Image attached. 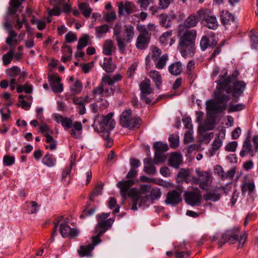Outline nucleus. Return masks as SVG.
Here are the masks:
<instances>
[{
  "label": "nucleus",
  "mask_w": 258,
  "mask_h": 258,
  "mask_svg": "<svg viewBox=\"0 0 258 258\" xmlns=\"http://www.w3.org/2000/svg\"><path fill=\"white\" fill-rule=\"evenodd\" d=\"M216 83L217 84L215 96L216 101L211 99L206 102L207 110L215 113L222 112L226 109V103L229 100L230 97L228 95L224 94V92L227 94H232L235 101L237 102L246 86V83L238 80L232 83V86H231L229 79L217 80Z\"/></svg>",
  "instance_id": "nucleus-1"
},
{
  "label": "nucleus",
  "mask_w": 258,
  "mask_h": 258,
  "mask_svg": "<svg viewBox=\"0 0 258 258\" xmlns=\"http://www.w3.org/2000/svg\"><path fill=\"white\" fill-rule=\"evenodd\" d=\"M179 33V51L182 56L186 57L187 55L194 53L195 42L197 36L195 30H186L182 34Z\"/></svg>",
  "instance_id": "nucleus-2"
},
{
  "label": "nucleus",
  "mask_w": 258,
  "mask_h": 258,
  "mask_svg": "<svg viewBox=\"0 0 258 258\" xmlns=\"http://www.w3.org/2000/svg\"><path fill=\"white\" fill-rule=\"evenodd\" d=\"M239 233L240 229L239 227L226 231L222 235L218 242L219 247H222L226 242H229L230 244H233L237 241L239 242L238 248L242 247L246 241L247 233H244L243 235H240L239 238Z\"/></svg>",
  "instance_id": "nucleus-3"
},
{
  "label": "nucleus",
  "mask_w": 258,
  "mask_h": 258,
  "mask_svg": "<svg viewBox=\"0 0 258 258\" xmlns=\"http://www.w3.org/2000/svg\"><path fill=\"white\" fill-rule=\"evenodd\" d=\"M21 6V3L18 0H11L10 6L8 8L6 15L5 17V22H7V18L9 19V24H11L12 20L16 19V23L15 27L18 30H20L23 27V22L20 20L19 16L17 14L18 8Z\"/></svg>",
  "instance_id": "nucleus-4"
},
{
  "label": "nucleus",
  "mask_w": 258,
  "mask_h": 258,
  "mask_svg": "<svg viewBox=\"0 0 258 258\" xmlns=\"http://www.w3.org/2000/svg\"><path fill=\"white\" fill-rule=\"evenodd\" d=\"M135 184L134 180L129 179L124 181H120L117 183L116 185L120 189V194L123 200L126 197L136 198L139 194L138 190L136 188H130Z\"/></svg>",
  "instance_id": "nucleus-5"
},
{
  "label": "nucleus",
  "mask_w": 258,
  "mask_h": 258,
  "mask_svg": "<svg viewBox=\"0 0 258 258\" xmlns=\"http://www.w3.org/2000/svg\"><path fill=\"white\" fill-rule=\"evenodd\" d=\"M205 10L201 9L196 13L190 15L182 23L179 25L178 32L181 33L185 29H189L197 26L200 20H202Z\"/></svg>",
  "instance_id": "nucleus-6"
},
{
  "label": "nucleus",
  "mask_w": 258,
  "mask_h": 258,
  "mask_svg": "<svg viewBox=\"0 0 258 258\" xmlns=\"http://www.w3.org/2000/svg\"><path fill=\"white\" fill-rule=\"evenodd\" d=\"M131 114L132 110L131 109L123 111L120 116V124L122 126L130 129L139 128L141 122V118L139 117H131Z\"/></svg>",
  "instance_id": "nucleus-7"
},
{
  "label": "nucleus",
  "mask_w": 258,
  "mask_h": 258,
  "mask_svg": "<svg viewBox=\"0 0 258 258\" xmlns=\"http://www.w3.org/2000/svg\"><path fill=\"white\" fill-rule=\"evenodd\" d=\"M114 219V218H109L105 221L98 222L95 230L97 235L92 237V239L95 244H99L101 242L100 237L111 227Z\"/></svg>",
  "instance_id": "nucleus-8"
},
{
  "label": "nucleus",
  "mask_w": 258,
  "mask_h": 258,
  "mask_svg": "<svg viewBox=\"0 0 258 258\" xmlns=\"http://www.w3.org/2000/svg\"><path fill=\"white\" fill-rule=\"evenodd\" d=\"M113 115L112 112L109 113L106 115H102L100 118H98L94 122V125L97 124L100 126V130L109 129L112 130L114 128L115 122L112 118Z\"/></svg>",
  "instance_id": "nucleus-9"
},
{
  "label": "nucleus",
  "mask_w": 258,
  "mask_h": 258,
  "mask_svg": "<svg viewBox=\"0 0 258 258\" xmlns=\"http://www.w3.org/2000/svg\"><path fill=\"white\" fill-rule=\"evenodd\" d=\"M6 73L7 75L11 79H16V77H18V78L16 79V81H18V83L24 82L27 75V72L25 71L21 72V69L17 66H14L7 69Z\"/></svg>",
  "instance_id": "nucleus-10"
},
{
  "label": "nucleus",
  "mask_w": 258,
  "mask_h": 258,
  "mask_svg": "<svg viewBox=\"0 0 258 258\" xmlns=\"http://www.w3.org/2000/svg\"><path fill=\"white\" fill-rule=\"evenodd\" d=\"M195 171L200 178V187L207 190L212 181L211 174L209 172L201 171L199 168L196 169Z\"/></svg>",
  "instance_id": "nucleus-11"
},
{
  "label": "nucleus",
  "mask_w": 258,
  "mask_h": 258,
  "mask_svg": "<svg viewBox=\"0 0 258 258\" xmlns=\"http://www.w3.org/2000/svg\"><path fill=\"white\" fill-rule=\"evenodd\" d=\"M184 199L189 205L199 206L201 204V194L198 189L194 191L186 192L184 195Z\"/></svg>",
  "instance_id": "nucleus-12"
},
{
  "label": "nucleus",
  "mask_w": 258,
  "mask_h": 258,
  "mask_svg": "<svg viewBox=\"0 0 258 258\" xmlns=\"http://www.w3.org/2000/svg\"><path fill=\"white\" fill-rule=\"evenodd\" d=\"M114 91V88L108 87L106 85L100 83L98 86L93 89L92 93L94 95H99L103 97H108L113 95Z\"/></svg>",
  "instance_id": "nucleus-13"
},
{
  "label": "nucleus",
  "mask_w": 258,
  "mask_h": 258,
  "mask_svg": "<svg viewBox=\"0 0 258 258\" xmlns=\"http://www.w3.org/2000/svg\"><path fill=\"white\" fill-rule=\"evenodd\" d=\"M118 15L119 16L129 15L136 11V6L132 2H121L118 4Z\"/></svg>",
  "instance_id": "nucleus-14"
},
{
  "label": "nucleus",
  "mask_w": 258,
  "mask_h": 258,
  "mask_svg": "<svg viewBox=\"0 0 258 258\" xmlns=\"http://www.w3.org/2000/svg\"><path fill=\"white\" fill-rule=\"evenodd\" d=\"M3 26L9 33L6 42L9 46L12 47L14 43L18 42L17 39V34L13 30L12 25L9 24L8 18H7V22L4 23Z\"/></svg>",
  "instance_id": "nucleus-15"
},
{
  "label": "nucleus",
  "mask_w": 258,
  "mask_h": 258,
  "mask_svg": "<svg viewBox=\"0 0 258 258\" xmlns=\"http://www.w3.org/2000/svg\"><path fill=\"white\" fill-rule=\"evenodd\" d=\"M180 191L173 190L169 191L165 200L166 204L175 206L178 204L182 200Z\"/></svg>",
  "instance_id": "nucleus-16"
},
{
  "label": "nucleus",
  "mask_w": 258,
  "mask_h": 258,
  "mask_svg": "<svg viewBox=\"0 0 258 258\" xmlns=\"http://www.w3.org/2000/svg\"><path fill=\"white\" fill-rule=\"evenodd\" d=\"M220 19L222 24L226 28H229L231 25L234 27L236 26L235 16L227 11H222L221 12Z\"/></svg>",
  "instance_id": "nucleus-17"
},
{
  "label": "nucleus",
  "mask_w": 258,
  "mask_h": 258,
  "mask_svg": "<svg viewBox=\"0 0 258 258\" xmlns=\"http://www.w3.org/2000/svg\"><path fill=\"white\" fill-rule=\"evenodd\" d=\"M218 41L215 38V35L212 33L211 38L207 36L202 37L200 41V47L202 51H205L208 47L214 48L217 44Z\"/></svg>",
  "instance_id": "nucleus-18"
},
{
  "label": "nucleus",
  "mask_w": 258,
  "mask_h": 258,
  "mask_svg": "<svg viewBox=\"0 0 258 258\" xmlns=\"http://www.w3.org/2000/svg\"><path fill=\"white\" fill-rule=\"evenodd\" d=\"M202 21L204 25L210 29L215 30L218 27V22L216 16L207 15L206 12L202 16Z\"/></svg>",
  "instance_id": "nucleus-19"
},
{
  "label": "nucleus",
  "mask_w": 258,
  "mask_h": 258,
  "mask_svg": "<svg viewBox=\"0 0 258 258\" xmlns=\"http://www.w3.org/2000/svg\"><path fill=\"white\" fill-rule=\"evenodd\" d=\"M121 28L120 23H117L113 28V34L116 38L119 51L120 53H123L124 52L125 45L123 42L124 40L122 39V37L120 35Z\"/></svg>",
  "instance_id": "nucleus-20"
},
{
  "label": "nucleus",
  "mask_w": 258,
  "mask_h": 258,
  "mask_svg": "<svg viewBox=\"0 0 258 258\" xmlns=\"http://www.w3.org/2000/svg\"><path fill=\"white\" fill-rule=\"evenodd\" d=\"M59 231L63 237H75L78 234L77 230L74 228H71L70 226L67 224V222L60 224Z\"/></svg>",
  "instance_id": "nucleus-21"
},
{
  "label": "nucleus",
  "mask_w": 258,
  "mask_h": 258,
  "mask_svg": "<svg viewBox=\"0 0 258 258\" xmlns=\"http://www.w3.org/2000/svg\"><path fill=\"white\" fill-rule=\"evenodd\" d=\"M124 33L125 38H122L123 39L124 44V51L126 47V43H130L134 38L135 31L133 26L131 24H126L124 26Z\"/></svg>",
  "instance_id": "nucleus-22"
},
{
  "label": "nucleus",
  "mask_w": 258,
  "mask_h": 258,
  "mask_svg": "<svg viewBox=\"0 0 258 258\" xmlns=\"http://www.w3.org/2000/svg\"><path fill=\"white\" fill-rule=\"evenodd\" d=\"M150 40V35H144L139 34L137 37L136 46V47L140 50H144L148 46Z\"/></svg>",
  "instance_id": "nucleus-23"
},
{
  "label": "nucleus",
  "mask_w": 258,
  "mask_h": 258,
  "mask_svg": "<svg viewBox=\"0 0 258 258\" xmlns=\"http://www.w3.org/2000/svg\"><path fill=\"white\" fill-rule=\"evenodd\" d=\"M116 50L113 41L110 39H107L103 46V53L106 55H111Z\"/></svg>",
  "instance_id": "nucleus-24"
},
{
  "label": "nucleus",
  "mask_w": 258,
  "mask_h": 258,
  "mask_svg": "<svg viewBox=\"0 0 258 258\" xmlns=\"http://www.w3.org/2000/svg\"><path fill=\"white\" fill-rule=\"evenodd\" d=\"M140 89L141 95H149L153 92V89L151 87V82L149 79H146L143 81L140 85Z\"/></svg>",
  "instance_id": "nucleus-25"
},
{
  "label": "nucleus",
  "mask_w": 258,
  "mask_h": 258,
  "mask_svg": "<svg viewBox=\"0 0 258 258\" xmlns=\"http://www.w3.org/2000/svg\"><path fill=\"white\" fill-rule=\"evenodd\" d=\"M181 162L182 156L177 152L173 153L169 159V165L175 168H178Z\"/></svg>",
  "instance_id": "nucleus-26"
},
{
  "label": "nucleus",
  "mask_w": 258,
  "mask_h": 258,
  "mask_svg": "<svg viewBox=\"0 0 258 258\" xmlns=\"http://www.w3.org/2000/svg\"><path fill=\"white\" fill-rule=\"evenodd\" d=\"M97 244H95L92 239V243H89L85 246L81 245L80 247V249L78 250L79 255L81 256L90 255L91 251L94 249V246Z\"/></svg>",
  "instance_id": "nucleus-27"
},
{
  "label": "nucleus",
  "mask_w": 258,
  "mask_h": 258,
  "mask_svg": "<svg viewBox=\"0 0 258 258\" xmlns=\"http://www.w3.org/2000/svg\"><path fill=\"white\" fill-rule=\"evenodd\" d=\"M168 71L171 75L178 76L182 71V65L180 61L175 62L169 66Z\"/></svg>",
  "instance_id": "nucleus-28"
},
{
  "label": "nucleus",
  "mask_w": 258,
  "mask_h": 258,
  "mask_svg": "<svg viewBox=\"0 0 258 258\" xmlns=\"http://www.w3.org/2000/svg\"><path fill=\"white\" fill-rule=\"evenodd\" d=\"M149 76L154 82L157 88L160 89L162 80L159 72L156 70L151 71L149 73Z\"/></svg>",
  "instance_id": "nucleus-29"
},
{
  "label": "nucleus",
  "mask_w": 258,
  "mask_h": 258,
  "mask_svg": "<svg viewBox=\"0 0 258 258\" xmlns=\"http://www.w3.org/2000/svg\"><path fill=\"white\" fill-rule=\"evenodd\" d=\"M251 152H252V149L251 140L249 138H247L244 141L242 149L240 152V155L244 157L246 155Z\"/></svg>",
  "instance_id": "nucleus-30"
},
{
  "label": "nucleus",
  "mask_w": 258,
  "mask_h": 258,
  "mask_svg": "<svg viewBox=\"0 0 258 258\" xmlns=\"http://www.w3.org/2000/svg\"><path fill=\"white\" fill-rule=\"evenodd\" d=\"M160 25L165 28H168L171 27V22L170 17L166 13H163L158 16Z\"/></svg>",
  "instance_id": "nucleus-31"
},
{
  "label": "nucleus",
  "mask_w": 258,
  "mask_h": 258,
  "mask_svg": "<svg viewBox=\"0 0 258 258\" xmlns=\"http://www.w3.org/2000/svg\"><path fill=\"white\" fill-rule=\"evenodd\" d=\"M90 44L91 41L90 36L88 34H85L82 37L80 38L78 44L77 46V48L78 50H80Z\"/></svg>",
  "instance_id": "nucleus-32"
},
{
  "label": "nucleus",
  "mask_w": 258,
  "mask_h": 258,
  "mask_svg": "<svg viewBox=\"0 0 258 258\" xmlns=\"http://www.w3.org/2000/svg\"><path fill=\"white\" fill-rule=\"evenodd\" d=\"M222 145V141L220 139L219 137H216L212 145V148L209 150L210 156L214 155L217 151L221 147Z\"/></svg>",
  "instance_id": "nucleus-33"
},
{
  "label": "nucleus",
  "mask_w": 258,
  "mask_h": 258,
  "mask_svg": "<svg viewBox=\"0 0 258 258\" xmlns=\"http://www.w3.org/2000/svg\"><path fill=\"white\" fill-rule=\"evenodd\" d=\"M216 170H218V174L221 176L222 179L232 178L234 176L235 173V170L233 169L228 171L227 172H225L221 166H219L218 168H216Z\"/></svg>",
  "instance_id": "nucleus-34"
},
{
  "label": "nucleus",
  "mask_w": 258,
  "mask_h": 258,
  "mask_svg": "<svg viewBox=\"0 0 258 258\" xmlns=\"http://www.w3.org/2000/svg\"><path fill=\"white\" fill-rule=\"evenodd\" d=\"M103 184L101 183H98L94 190L90 192V196L89 197V200L90 201H94V199L99 195H102V190L103 189Z\"/></svg>",
  "instance_id": "nucleus-35"
},
{
  "label": "nucleus",
  "mask_w": 258,
  "mask_h": 258,
  "mask_svg": "<svg viewBox=\"0 0 258 258\" xmlns=\"http://www.w3.org/2000/svg\"><path fill=\"white\" fill-rule=\"evenodd\" d=\"M102 68L107 73L112 72L115 69V64L112 62L111 58L104 59V62L102 64Z\"/></svg>",
  "instance_id": "nucleus-36"
},
{
  "label": "nucleus",
  "mask_w": 258,
  "mask_h": 258,
  "mask_svg": "<svg viewBox=\"0 0 258 258\" xmlns=\"http://www.w3.org/2000/svg\"><path fill=\"white\" fill-rule=\"evenodd\" d=\"M79 8L85 17L88 18L90 17L92 12V9L89 7L88 4L86 3H81L79 5Z\"/></svg>",
  "instance_id": "nucleus-37"
},
{
  "label": "nucleus",
  "mask_w": 258,
  "mask_h": 258,
  "mask_svg": "<svg viewBox=\"0 0 258 258\" xmlns=\"http://www.w3.org/2000/svg\"><path fill=\"white\" fill-rule=\"evenodd\" d=\"M82 84L80 81L77 80L70 87V90L73 94H78L81 92Z\"/></svg>",
  "instance_id": "nucleus-38"
},
{
  "label": "nucleus",
  "mask_w": 258,
  "mask_h": 258,
  "mask_svg": "<svg viewBox=\"0 0 258 258\" xmlns=\"http://www.w3.org/2000/svg\"><path fill=\"white\" fill-rule=\"evenodd\" d=\"M168 56L167 54H164L161 57L158 58L157 61H156L155 67L158 69H163L167 62Z\"/></svg>",
  "instance_id": "nucleus-39"
},
{
  "label": "nucleus",
  "mask_w": 258,
  "mask_h": 258,
  "mask_svg": "<svg viewBox=\"0 0 258 258\" xmlns=\"http://www.w3.org/2000/svg\"><path fill=\"white\" fill-rule=\"evenodd\" d=\"M14 50L13 48H11L9 51L3 56V61L5 66L10 64L13 59Z\"/></svg>",
  "instance_id": "nucleus-40"
},
{
  "label": "nucleus",
  "mask_w": 258,
  "mask_h": 258,
  "mask_svg": "<svg viewBox=\"0 0 258 258\" xmlns=\"http://www.w3.org/2000/svg\"><path fill=\"white\" fill-rule=\"evenodd\" d=\"M109 26L107 24H104L100 26L96 27L95 30L96 36L98 38L101 37L102 36V35L108 32L109 31Z\"/></svg>",
  "instance_id": "nucleus-41"
},
{
  "label": "nucleus",
  "mask_w": 258,
  "mask_h": 258,
  "mask_svg": "<svg viewBox=\"0 0 258 258\" xmlns=\"http://www.w3.org/2000/svg\"><path fill=\"white\" fill-rule=\"evenodd\" d=\"M42 162L48 167H52L55 165V159L52 154L47 153L42 158Z\"/></svg>",
  "instance_id": "nucleus-42"
},
{
  "label": "nucleus",
  "mask_w": 258,
  "mask_h": 258,
  "mask_svg": "<svg viewBox=\"0 0 258 258\" xmlns=\"http://www.w3.org/2000/svg\"><path fill=\"white\" fill-rule=\"evenodd\" d=\"M101 130V136L102 138L106 141V146L107 147H111L112 145V140L110 138V133L109 129Z\"/></svg>",
  "instance_id": "nucleus-43"
},
{
  "label": "nucleus",
  "mask_w": 258,
  "mask_h": 258,
  "mask_svg": "<svg viewBox=\"0 0 258 258\" xmlns=\"http://www.w3.org/2000/svg\"><path fill=\"white\" fill-rule=\"evenodd\" d=\"M149 196L152 203H153L155 200H158L161 196V191L160 189L157 187L151 189L150 196Z\"/></svg>",
  "instance_id": "nucleus-44"
},
{
  "label": "nucleus",
  "mask_w": 258,
  "mask_h": 258,
  "mask_svg": "<svg viewBox=\"0 0 258 258\" xmlns=\"http://www.w3.org/2000/svg\"><path fill=\"white\" fill-rule=\"evenodd\" d=\"M153 148L156 152L162 153L167 151L169 149L167 144H164L161 142H155L154 144Z\"/></svg>",
  "instance_id": "nucleus-45"
},
{
  "label": "nucleus",
  "mask_w": 258,
  "mask_h": 258,
  "mask_svg": "<svg viewBox=\"0 0 258 258\" xmlns=\"http://www.w3.org/2000/svg\"><path fill=\"white\" fill-rule=\"evenodd\" d=\"M254 189V184L252 182L246 183L241 185V192L242 195H244L246 191H248L249 194H251Z\"/></svg>",
  "instance_id": "nucleus-46"
},
{
  "label": "nucleus",
  "mask_w": 258,
  "mask_h": 258,
  "mask_svg": "<svg viewBox=\"0 0 258 258\" xmlns=\"http://www.w3.org/2000/svg\"><path fill=\"white\" fill-rule=\"evenodd\" d=\"M204 198L206 201H212L216 202L220 198V195L215 192H208L204 195Z\"/></svg>",
  "instance_id": "nucleus-47"
},
{
  "label": "nucleus",
  "mask_w": 258,
  "mask_h": 258,
  "mask_svg": "<svg viewBox=\"0 0 258 258\" xmlns=\"http://www.w3.org/2000/svg\"><path fill=\"white\" fill-rule=\"evenodd\" d=\"M166 159V157L162 152H156L155 153L154 159V163L155 164H158L160 163H163L165 161Z\"/></svg>",
  "instance_id": "nucleus-48"
},
{
  "label": "nucleus",
  "mask_w": 258,
  "mask_h": 258,
  "mask_svg": "<svg viewBox=\"0 0 258 258\" xmlns=\"http://www.w3.org/2000/svg\"><path fill=\"white\" fill-rule=\"evenodd\" d=\"M170 146L172 148H176L179 146V136L177 135H171L169 138Z\"/></svg>",
  "instance_id": "nucleus-49"
},
{
  "label": "nucleus",
  "mask_w": 258,
  "mask_h": 258,
  "mask_svg": "<svg viewBox=\"0 0 258 258\" xmlns=\"http://www.w3.org/2000/svg\"><path fill=\"white\" fill-rule=\"evenodd\" d=\"M245 108V105L242 103L234 104L230 103L228 109L229 112L240 111Z\"/></svg>",
  "instance_id": "nucleus-50"
},
{
  "label": "nucleus",
  "mask_w": 258,
  "mask_h": 258,
  "mask_svg": "<svg viewBox=\"0 0 258 258\" xmlns=\"http://www.w3.org/2000/svg\"><path fill=\"white\" fill-rule=\"evenodd\" d=\"M249 36L251 40V46L253 48H255V47L258 44V36L256 34L254 29L251 30V31L249 32Z\"/></svg>",
  "instance_id": "nucleus-51"
},
{
  "label": "nucleus",
  "mask_w": 258,
  "mask_h": 258,
  "mask_svg": "<svg viewBox=\"0 0 258 258\" xmlns=\"http://www.w3.org/2000/svg\"><path fill=\"white\" fill-rule=\"evenodd\" d=\"M202 138L201 139V141L205 142L206 143H209L211 140L213 138L214 134L213 133H206V132H202L200 133Z\"/></svg>",
  "instance_id": "nucleus-52"
},
{
  "label": "nucleus",
  "mask_w": 258,
  "mask_h": 258,
  "mask_svg": "<svg viewBox=\"0 0 258 258\" xmlns=\"http://www.w3.org/2000/svg\"><path fill=\"white\" fill-rule=\"evenodd\" d=\"M227 75V72H225L224 74L222 76L221 75H220V77H221V79H229L230 81V84L231 83H233V82H235L237 80V79L239 75V73L238 71L236 70L235 71L232 75L230 76L227 77V78H225V76Z\"/></svg>",
  "instance_id": "nucleus-53"
},
{
  "label": "nucleus",
  "mask_w": 258,
  "mask_h": 258,
  "mask_svg": "<svg viewBox=\"0 0 258 258\" xmlns=\"http://www.w3.org/2000/svg\"><path fill=\"white\" fill-rule=\"evenodd\" d=\"M153 3V0H138L137 1V4L140 6L141 10H146L148 7Z\"/></svg>",
  "instance_id": "nucleus-54"
},
{
  "label": "nucleus",
  "mask_w": 258,
  "mask_h": 258,
  "mask_svg": "<svg viewBox=\"0 0 258 258\" xmlns=\"http://www.w3.org/2000/svg\"><path fill=\"white\" fill-rule=\"evenodd\" d=\"M101 83L112 87V85L115 82H114L113 78H111L109 75H105L102 78Z\"/></svg>",
  "instance_id": "nucleus-55"
},
{
  "label": "nucleus",
  "mask_w": 258,
  "mask_h": 258,
  "mask_svg": "<svg viewBox=\"0 0 258 258\" xmlns=\"http://www.w3.org/2000/svg\"><path fill=\"white\" fill-rule=\"evenodd\" d=\"M144 171L149 175H155L157 173L156 167L153 165H145Z\"/></svg>",
  "instance_id": "nucleus-56"
},
{
  "label": "nucleus",
  "mask_w": 258,
  "mask_h": 258,
  "mask_svg": "<svg viewBox=\"0 0 258 258\" xmlns=\"http://www.w3.org/2000/svg\"><path fill=\"white\" fill-rule=\"evenodd\" d=\"M65 39L67 43H72L77 40V37L75 33L70 31L66 35Z\"/></svg>",
  "instance_id": "nucleus-57"
},
{
  "label": "nucleus",
  "mask_w": 258,
  "mask_h": 258,
  "mask_svg": "<svg viewBox=\"0 0 258 258\" xmlns=\"http://www.w3.org/2000/svg\"><path fill=\"white\" fill-rule=\"evenodd\" d=\"M52 90L55 93H60L63 91V85L61 83H57L53 84V83L50 84Z\"/></svg>",
  "instance_id": "nucleus-58"
},
{
  "label": "nucleus",
  "mask_w": 258,
  "mask_h": 258,
  "mask_svg": "<svg viewBox=\"0 0 258 258\" xmlns=\"http://www.w3.org/2000/svg\"><path fill=\"white\" fill-rule=\"evenodd\" d=\"M213 128V125L208 122H206L199 126V130L200 133L206 132L207 131L212 130Z\"/></svg>",
  "instance_id": "nucleus-59"
},
{
  "label": "nucleus",
  "mask_w": 258,
  "mask_h": 258,
  "mask_svg": "<svg viewBox=\"0 0 258 258\" xmlns=\"http://www.w3.org/2000/svg\"><path fill=\"white\" fill-rule=\"evenodd\" d=\"M172 31L164 32L159 38V41L162 44H166L168 39L171 36Z\"/></svg>",
  "instance_id": "nucleus-60"
},
{
  "label": "nucleus",
  "mask_w": 258,
  "mask_h": 258,
  "mask_svg": "<svg viewBox=\"0 0 258 258\" xmlns=\"http://www.w3.org/2000/svg\"><path fill=\"white\" fill-rule=\"evenodd\" d=\"M189 176V172L185 169H181L178 173V176L179 178H183L186 182H188V176Z\"/></svg>",
  "instance_id": "nucleus-61"
},
{
  "label": "nucleus",
  "mask_w": 258,
  "mask_h": 258,
  "mask_svg": "<svg viewBox=\"0 0 258 258\" xmlns=\"http://www.w3.org/2000/svg\"><path fill=\"white\" fill-rule=\"evenodd\" d=\"M161 54V50L158 47H155L153 48L152 51V58L154 62L157 61L159 56Z\"/></svg>",
  "instance_id": "nucleus-62"
},
{
  "label": "nucleus",
  "mask_w": 258,
  "mask_h": 258,
  "mask_svg": "<svg viewBox=\"0 0 258 258\" xmlns=\"http://www.w3.org/2000/svg\"><path fill=\"white\" fill-rule=\"evenodd\" d=\"M237 146V143L236 141L231 142L228 143L225 148V149L227 151L229 152H234L236 150Z\"/></svg>",
  "instance_id": "nucleus-63"
},
{
  "label": "nucleus",
  "mask_w": 258,
  "mask_h": 258,
  "mask_svg": "<svg viewBox=\"0 0 258 258\" xmlns=\"http://www.w3.org/2000/svg\"><path fill=\"white\" fill-rule=\"evenodd\" d=\"M61 125L65 129L70 128L73 126V120L68 117H64Z\"/></svg>",
  "instance_id": "nucleus-64"
}]
</instances>
